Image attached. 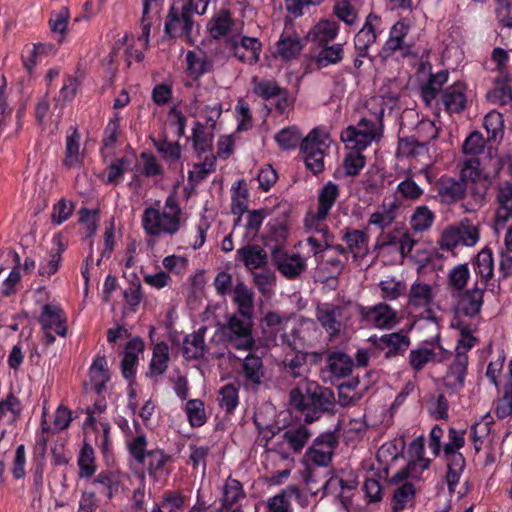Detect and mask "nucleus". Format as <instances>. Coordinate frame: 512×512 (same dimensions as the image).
Instances as JSON below:
<instances>
[{
    "label": "nucleus",
    "mask_w": 512,
    "mask_h": 512,
    "mask_svg": "<svg viewBox=\"0 0 512 512\" xmlns=\"http://www.w3.org/2000/svg\"><path fill=\"white\" fill-rule=\"evenodd\" d=\"M289 396L297 418L304 423H313L324 414L335 412L336 399L333 390L316 382H308L304 388H293Z\"/></svg>",
    "instance_id": "f257e3e1"
},
{
    "label": "nucleus",
    "mask_w": 512,
    "mask_h": 512,
    "mask_svg": "<svg viewBox=\"0 0 512 512\" xmlns=\"http://www.w3.org/2000/svg\"><path fill=\"white\" fill-rule=\"evenodd\" d=\"M182 210L174 195H169L163 210L149 206L142 214V227L146 235L158 237L162 234L174 235L181 226Z\"/></svg>",
    "instance_id": "f03ea898"
},
{
    "label": "nucleus",
    "mask_w": 512,
    "mask_h": 512,
    "mask_svg": "<svg viewBox=\"0 0 512 512\" xmlns=\"http://www.w3.org/2000/svg\"><path fill=\"white\" fill-rule=\"evenodd\" d=\"M494 178L499 180L497 191L498 208L494 217V230L497 234L504 229L512 217V155L507 153L495 163Z\"/></svg>",
    "instance_id": "7ed1b4c3"
},
{
    "label": "nucleus",
    "mask_w": 512,
    "mask_h": 512,
    "mask_svg": "<svg viewBox=\"0 0 512 512\" xmlns=\"http://www.w3.org/2000/svg\"><path fill=\"white\" fill-rule=\"evenodd\" d=\"M480 160L477 157L469 158L463 162L459 179L467 187L471 200L467 203L466 211H475L485 204L486 194L491 185V180L481 169Z\"/></svg>",
    "instance_id": "20e7f679"
},
{
    "label": "nucleus",
    "mask_w": 512,
    "mask_h": 512,
    "mask_svg": "<svg viewBox=\"0 0 512 512\" xmlns=\"http://www.w3.org/2000/svg\"><path fill=\"white\" fill-rule=\"evenodd\" d=\"M253 315H241L237 312L227 317L226 323L220 326L221 337L238 350H251L255 345L252 337Z\"/></svg>",
    "instance_id": "39448f33"
},
{
    "label": "nucleus",
    "mask_w": 512,
    "mask_h": 512,
    "mask_svg": "<svg viewBox=\"0 0 512 512\" xmlns=\"http://www.w3.org/2000/svg\"><path fill=\"white\" fill-rule=\"evenodd\" d=\"M198 12L194 0H186L181 7L172 4L164 23L165 35L171 39L190 38L194 27L193 16Z\"/></svg>",
    "instance_id": "423d86ee"
},
{
    "label": "nucleus",
    "mask_w": 512,
    "mask_h": 512,
    "mask_svg": "<svg viewBox=\"0 0 512 512\" xmlns=\"http://www.w3.org/2000/svg\"><path fill=\"white\" fill-rule=\"evenodd\" d=\"M509 61V54L500 47L493 49L491 62L495 64L491 70L498 71L500 75L494 79V87L488 91L487 100L492 104L506 105L512 101L511 76L508 72L503 74L506 64Z\"/></svg>",
    "instance_id": "0eeeda50"
},
{
    "label": "nucleus",
    "mask_w": 512,
    "mask_h": 512,
    "mask_svg": "<svg viewBox=\"0 0 512 512\" xmlns=\"http://www.w3.org/2000/svg\"><path fill=\"white\" fill-rule=\"evenodd\" d=\"M339 440L338 429L320 433L306 450L305 461L319 467L328 466L332 462Z\"/></svg>",
    "instance_id": "6e6552de"
},
{
    "label": "nucleus",
    "mask_w": 512,
    "mask_h": 512,
    "mask_svg": "<svg viewBox=\"0 0 512 512\" xmlns=\"http://www.w3.org/2000/svg\"><path fill=\"white\" fill-rule=\"evenodd\" d=\"M409 31L410 24L405 19L398 20L390 28L389 37L380 50V56L387 59L397 51H400L403 57L411 56L414 44L405 41Z\"/></svg>",
    "instance_id": "1a4fd4ad"
},
{
    "label": "nucleus",
    "mask_w": 512,
    "mask_h": 512,
    "mask_svg": "<svg viewBox=\"0 0 512 512\" xmlns=\"http://www.w3.org/2000/svg\"><path fill=\"white\" fill-rule=\"evenodd\" d=\"M375 349L383 351L385 359L404 356L411 345V339L403 330L384 334L380 337L376 335L369 338Z\"/></svg>",
    "instance_id": "9d476101"
},
{
    "label": "nucleus",
    "mask_w": 512,
    "mask_h": 512,
    "mask_svg": "<svg viewBox=\"0 0 512 512\" xmlns=\"http://www.w3.org/2000/svg\"><path fill=\"white\" fill-rule=\"evenodd\" d=\"M226 44L233 56L243 63L253 65L260 59L262 43L256 37L233 35Z\"/></svg>",
    "instance_id": "9b49d317"
},
{
    "label": "nucleus",
    "mask_w": 512,
    "mask_h": 512,
    "mask_svg": "<svg viewBox=\"0 0 512 512\" xmlns=\"http://www.w3.org/2000/svg\"><path fill=\"white\" fill-rule=\"evenodd\" d=\"M324 143L319 140L316 129H313L300 144V152L306 168L317 175L324 170Z\"/></svg>",
    "instance_id": "f8f14e48"
},
{
    "label": "nucleus",
    "mask_w": 512,
    "mask_h": 512,
    "mask_svg": "<svg viewBox=\"0 0 512 512\" xmlns=\"http://www.w3.org/2000/svg\"><path fill=\"white\" fill-rule=\"evenodd\" d=\"M382 19L375 13H369L363 27L354 37V48L359 57H369V48L378 38Z\"/></svg>",
    "instance_id": "ddd939ff"
},
{
    "label": "nucleus",
    "mask_w": 512,
    "mask_h": 512,
    "mask_svg": "<svg viewBox=\"0 0 512 512\" xmlns=\"http://www.w3.org/2000/svg\"><path fill=\"white\" fill-rule=\"evenodd\" d=\"M360 315L379 329H391L398 323L397 311L381 302L374 306H361Z\"/></svg>",
    "instance_id": "4468645a"
},
{
    "label": "nucleus",
    "mask_w": 512,
    "mask_h": 512,
    "mask_svg": "<svg viewBox=\"0 0 512 512\" xmlns=\"http://www.w3.org/2000/svg\"><path fill=\"white\" fill-rule=\"evenodd\" d=\"M272 260L280 273L288 279L298 277L306 265L299 254H288L283 247H273Z\"/></svg>",
    "instance_id": "2eb2a0df"
},
{
    "label": "nucleus",
    "mask_w": 512,
    "mask_h": 512,
    "mask_svg": "<svg viewBox=\"0 0 512 512\" xmlns=\"http://www.w3.org/2000/svg\"><path fill=\"white\" fill-rule=\"evenodd\" d=\"M434 190L437 192L440 200L446 204H453L463 200L469 192L461 180L448 175H442L434 184Z\"/></svg>",
    "instance_id": "dca6fc26"
},
{
    "label": "nucleus",
    "mask_w": 512,
    "mask_h": 512,
    "mask_svg": "<svg viewBox=\"0 0 512 512\" xmlns=\"http://www.w3.org/2000/svg\"><path fill=\"white\" fill-rule=\"evenodd\" d=\"M241 374L246 388H257L263 384L265 368L262 356L249 351L241 363Z\"/></svg>",
    "instance_id": "f3484780"
},
{
    "label": "nucleus",
    "mask_w": 512,
    "mask_h": 512,
    "mask_svg": "<svg viewBox=\"0 0 512 512\" xmlns=\"http://www.w3.org/2000/svg\"><path fill=\"white\" fill-rule=\"evenodd\" d=\"M486 288L484 286L480 288L478 284H475L472 289L458 292V295H455L457 298L456 312L467 317H474L479 314L483 305V296Z\"/></svg>",
    "instance_id": "a211bd4d"
},
{
    "label": "nucleus",
    "mask_w": 512,
    "mask_h": 512,
    "mask_svg": "<svg viewBox=\"0 0 512 512\" xmlns=\"http://www.w3.org/2000/svg\"><path fill=\"white\" fill-rule=\"evenodd\" d=\"M38 322L43 330L54 329L55 333L60 337L67 335L66 315L59 305H43Z\"/></svg>",
    "instance_id": "6ab92c4d"
},
{
    "label": "nucleus",
    "mask_w": 512,
    "mask_h": 512,
    "mask_svg": "<svg viewBox=\"0 0 512 512\" xmlns=\"http://www.w3.org/2000/svg\"><path fill=\"white\" fill-rule=\"evenodd\" d=\"M235 26V19L228 8L215 11L207 23V31L212 39L221 40L228 37Z\"/></svg>",
    "instance_id": "aec40b11"
},
{
    "label": "nucleus",
    "mask_w": 512,
    "mask_h": 512,
    "mask_svg": "<svg viewBox=\"0 0 512 512\" xmlns=\"http://www.w3.org/2000/svg\"><path fill=\"white\" fill-rule=\"evenodd\" d=\"M344 307L332 303H323L316 308V317L322 327L331 335L336 336L341 330V318Z\"/></svg>",
    "instance_id": "412c9836"
},
{
    "label": "nucleus",
    "mask_w": 512,
    "mask_h": 512,
    "mask_svg": "<svg viewBox=\"0 0 512 512\" xmlns=\"http://www.w3.org/2000/svg\"><path fill=\"white\" fill-rule=\"evenodd\" d=\"M468 368V355H455L445 376L444 385L453 392H459L464 388Z\"/></svg>",
    "instance_id": "4be33fe9"
},
{
    "label": "nucleus",
    "mask_w": 512,
    "mask_h": 512,
    "mask_svg": "<svg viewBox=\"0 0 512 512\" xmlns=\"http://www.w3.org/2000/svg\"><path fill=\"white\" fill-rule=\"evenodd\" d=\"M352 358L342 351H332L326 356V365L323 373H328L330 378L341 379L348 377L353 370Z\"/></svg>",
    "instance_id": "5701e85b"
},
{
    "label": "nucleus",
    "mask_w": 512,
    "mask_h": 512,
    "mask_svg": "<svg viewBox=\"0 0 512 512\" xmlns=\"http://www.w3.org/2000/svg\"><path fill=\"white\" fill-rule=\"evenodd\" d=\"M143 11L141 17V34L138 36V41L143 45L145 49L149 46V37L152 26L153 16L159 15L161 12L165 0H142Z\"/></svg>",
    "instance_id": "b1692460"
},
{
    "label": "nucleus",
    "mask_w": 512,
    "mask_h": 512,
    "mask_svg": "<svg viewBox=\"0 0 512 512\" xmlns=\"http://www.w3.org/2000/svg\"><path fill=\"white\" fill-rule=\"evenodd\" d=\"M466 86L463 82H455L442 93V103L449 113H460L466 108Z\"/></svg>",
    "instance_id": "393cba45"
},
{
    "label": "nucleus",
    "mask_w": 512,
    "mask_h": 512,
    "mask_svg": "<svg viewBox=\"0 0 512 512\" xmlns=\"http://www.w3.org/2000/svg\"><path fill=\"white\" fill-rule=\"evenodd\" d=\"M444 458L447 462L445 481L449 493L453 494L455 493L456 487L459 484L461 475L465 469L466 460L461 452L444 454Z\"/></svg>",
    "instance_id": "a878e982"
},
{
    "label": "nucleus",
    "mask_w": 512,
    "mask_h": 512,
    "mask_svg": "<svg viewBox=\"0 0 512 512\" xmlns=\"http://www.w3.org/2000/svg\"><path fill=\"white\" fill-rule=\"evenodd\" d=\"M401 207L402 203L398 199L384 201L380 209L371 214L368 223L384 230L397 218Z\"/></svg>",
    "instance_id": "bb28decb"
},
{
    "label": "nucleus",
    "mask_w": 512,
    "mask_h": 512,
    "mask_svg": "<svg viewBox=\"0 0 512 512\" xmlns=\"http://www.w3.org/2000/svg\"><path fill=\"white\" fill-rule=\"evenodd\" d=\"M342 241L348 247L354 258H362L368 253L369 236L358 229L345 228L342 230Z\"/></svg>",
    "instance_id": "cd10ccee"
},
{
    "label": "nucleus",
    "mask_w": 512,
    "mask_h": 512,
    "mask_svg": "<svg viewBox=\"0 0 512 512\" xmlns=\"http://www.w3.org/2000/svg\"><path fill=\"white\" fill-rule=\"evenodd\" d=\"M339 23L335 20L324 19L319 21L309 31L308 36L317 47L331 44L339 33Z\"/></svg>",
    "instance_id": "c85d7f7f"
},
{
    "label": "nucleus",
    "mask_w": 512,
    "mask_h": 512,
    "mask_svg": "<svg viewBox=\"0 0 512 512\" xmlns=\"http://www.w3.org/2000/svg\"><path fill=\"white\" fill-rule=\"evenodd\" d=\"M237 259L241 261L248 270H255L267 264V253L259 245L247 244L237 250Z\"/></svg>",
    "instance_id": "c756f323"
},
{
    "label": "nucleus",
    "mask_w": 512,
    "mask_h": 512,
    "mask_svg": "<svg viewBox=\"0 0 512 512\" xmlns=\"http://www.w3.org/2000/svg\"><path fill=\"white\" fill-rule=\"evenodd\" d=\"M339 186L329 181L319 191L318 194V208L315 218L318 221H324L332 207L334 206L337 198L339 197Z\"/></svg>",
    "instance_id": "7c9ffc66"
},
{
    "label": "nucleus",
    "mask_w": 512,
    "mask_h": 512,
    "mask_svg": "<svg viewBox=\"0 0 512 512\" xmlns=\"http://www.w3.org/2000/svg\"><path fill=\"white\" fill-rule=\"evenodd\" d=\"M300 496L297 486H288L276 495L270 497L266 502L268 512H293L292 498Z\"/></svg>",
    "instance_id": "2f4dec72"
},
{
    "label": "nucleus",
    "mask_w": 512,
    "mask_h": 512,
    "mask_svg": "<svg viewBox=\"0 0 512 512\" xmlns=\"http://www.w3.org/2000/svg\"><path fill=\"white\" fill-rule=\"evenodd\" d=\"M344 57L343 45L326 44L318 46V51L314 55V62L317 68L322 69L330 65L338 64Z\"/></svg>",
    "instance_id": "473e14b6"
},
{
    "label": "nucleus",
    "mask_w": 512,
    "mask_h": 512,
    "mask_svg": "<svg viewBox=\"0 0 512 512\" xmlns=\"http://www.w3.org/2000/svg\"><path fill=\"white\" fill-rule=\"evenodd\" d=\"M205 328H200L183 340L182 354L187 360H198L204 356Z\"/></svg>",
    "instance_id": "72a5a7b5"
},
{
    "label": "nucleus",
    "mask_w": 512,
    "mask_h": 512,
    "mask_svg": "<svg viewBox=\"0 0 512 512\" xmlns=\"http://www.w3.org/2000/svg\"><path fill=\"white\" fill-rule=\"evenodd\" d=\"M311 436V431L303 424L290 426L282 434L283 440L294 453H300Z\"/></svg>",
    "instance_id": "f704fd0d"
},
{
    "label": "nucleus",
    "mask_w": 512,
    "mask_h": 512,
    "mask_svg": "<svg viewBox=\"0 0 512 512\" xmlns=\"http://www.w3.org/2000/svg\"><path fill=\"white\" fill-rule=\"evenodd\" d=\"M170 361L169 346L165 341L156 343L153 347L152 359L149 364L147 377L159 376L166 372Z\"/></svg>",
    "instance_id": "c9c22d12"
},
{
    "label": "nucleus",
    "mask_w": 512,
    "mask_h": 512,
    "mask_svg": "<svg viewBox=\"0 0 512 512\" xmlns=\"http://www.w3.org/2000/svg\"><path fill=\"white\" fill-rule=\"evenodd\" d=\"M473 268L484 287H488L489 280L493 276L494 261L492 251L489 248H483L473 261Z\"/></svg>",
    "instance_id": "e433bc0d"
},
{
    "label": "nucleus",
    "mask_w": 512,
    "mask_h": 512,
    "mask_svg": "<svg viewBox=\"0 0 512 512\" xmlns=\"http://www.w3.org/2000/svg\"><path fill=\"white\" fill-rule=\"evenodd\" d=\"M310 327L305 324H298L290 331H286L281 335V340L284 345H287L291 350H303L310 344L309 339Z\"/></svg>",
    "instance_id": "4c0bfd02"
},
{
    "label": "nucleus",
    "mask_w": 512,
    "mask_h": 512,
    "mask_svg": "<svg viewBox=\"0 0 512 512\" xmlns=\"http://www.w3.org/2000/svg\"><path fill=\"white\" fill-rule=\"evenodd\" d=\"M93 485L98 486V492L111 500L119 492V476L109 470L101 471L92 481Z\"/></svg>",
    "instance_id": "58836bf2"
},
{
    "label": "nucleus",
    "mask_w": 512,
    "mask_h": 512,
    "mask_svg": "<svg viewBox=\"0 0 512 512\" xmlns=\"http://www.w3.org/2000/svg\"><path fill=\"white\" fill-rule=\"evenodd\" d=\"M341 140L348 149L362 152L374 141V135L359 132L355 126H348L342 131Z\"/></svg>",
    "instance_id": "ea45409f"
},
{
    "label": "nucleus",
    "mask_w": 512,
    "mask_h": 512,
    "mask_svg": "<svg viewBox=\"0 0 512 512\" xmlns=\"http://www.w3.org/2000/svg\"><path fill=\"white\" fill-rule=\"evenodd\" d=\"M192 146L198 157L212 150L213 134L199 121L194 122L192 129Z\"/></svg>",
    "instance_id": "a19ab883"
},
{
    "label": "nucleus",
    "mask_w": 512,
    "mask_h": 512,
    "mask_svg": "<svg viewBox=\"0 0 512 512\" xmlns=\"http://www.w3.org/2000/svg\"><path fill=\"white\" fill-rule=\"evenodd\" d=\"M506 381L504 383V395L495 406V414L498 418H505L512 414V360L507 364Z\"/></svg>",
    "instance_id": "79ce46f5"
},
{
    "label": "nucleus",
    "mask_w": 512,
    "mask_h": 512,
    "mask_svg": "<svg viewBox=\"0 0 512 512\" xmlns=\"http://www.w3.org/2000/svg\"><path fill=\"white\" fill-rule=\"evenodd\" d=\"M80 138V133L76 127H74L72 133L66 137L63 166L68 169L74 168L77 164L81 163Z\"/></svg>",
    "instance_id": "37998d69"
},
{
    "label": "nucleus",
    "mask_w": 512,
    "mask_h": 512,
    "mask_svg": "<svg viewBox=\"0 0 512 512\" xmlns=\"http://www.w3.org/2000/svg\"><path fill=\"white\" fill-rule=\"evenodd\" d=\"M408 297L412 306L426 307L433 302L434 294L429 284L415 281L410 287Z\"/></svg>",
    "instance_id": "c03bdc74"
},
{
    "label": "nucleus",
    "mask_w": 512,
    "mask_h": 512,
    "mask_svg": "<svg viewBox=\"0 0 512 512\" xmlns=\"http://www.w3.org/2000/svg\"><path fill=\"white\" fill-rule=\"evenodd\" d=\"M186 62L187 73L194 80L201 78L204 74L209 72L212 67V63L206 55H199L194 51L187 52Z\"/></svg>",
    "instance_id": "a18cd8bd"
},
{
    "label": "nucleus",
    "mask_w": 512,
    "mask_h": 512,
    "mask_svg": "<svg viewBox=\"0 0 512 512\" xmlns=\"http://www.w3.org/2000/svg\"><path fill=\"white\" fill-rule=\"evenodd\" d=\"M423 193V189L412 177H406L397 185L393 199H398L402 204L403 201L415 202L421 198Z\"/></svg>",
    "instance_id": "49530a36"
},
{
    "label": "nucleus",
    "mask_w": 512,
    "mask_h": 512,
    "mask_svg": "<svg viewBox=\"0 0 512 512\" xmlns=\"http://www.w3.org/2000/svg\"><path fill=\"white\" fill-rule=\"evenodd\" d=\"M79 466V476L81 478H91L96 472L95 455L93 447L84 442L77 460Z\"/></svg>",
    "instance_id": "de8ad7c7"
},
{
    "label": "nucleus",
    "mask_w": 512,
    "mask_h": 512,
    "mask_svg": "<svg viewBox=\"0 0 512 512\" xmlns=\"http://www.w3.org/2000/svg\"><path fill=\"white\" fill-rule=\"evenodd\" d=\"M292 353H287L284 359V365L294 378L302 377L308 370L307 356L303 350H291Z\"/></svg>",
    "instance_id": "09e8293b"
},
{
    "label": "nucleus",
    "mask_w": 512,
    "mask_h": 512,
    "mask_svg": "<svg viewBox=\"0 0 512 512\" xmlns=\"http://www.w3.org/2000/svg\"><path fill=\"white\" fill-rule=\"evenodd\" d=\"M233 292V300L238 307L237 312L241 313V315H253V293L249 288L243 282H238Z\"/></svg>",
    "instance_id": "8fccbe9b"
},
{
    "label": "nucleus",
    "mask_w": 512,
    "mask_h": 512,
    "mask_svg": "<svg viewBox=\"0 0 512 512\" xmlns=\"http://www.w3.org/2000/svg\"><path fill=\"white\" fill-rule=\"evenodd\" d=\"M170 460L171 456L162 449L149 450L146 456V463L144 464L147 467L148 475L153 479H157L158 473L163 470Z\"/></svg>",
    "instance_id": "3c124183"
},
{
    "label": "nucleus",
    "mask_w": 512,
    "mask_h": 512,
    "mask_svg": "<svg viewBox=\"0 0 512 512\" xmlns=\"http://www.w3.org/2000/svg\"><path fill=\"white\" fill-rule=\"evenodd\" d=\"M302 49L303 43L297 36H285L283 34L277 43V52L285 60L295 58Z\"/></svg>",
    "instance_id": "603ef678"
},
{
    "label": "nucleus",
    "mask_w": 512,
    "mask_h": 512,
    "mask_svg": "<svg viewBox=\"0 0 512 512\" xmlns=\"http://www.w3.org/2000/svg\"><path fill=\"white\" fill-rule=\"evenodd\" d=\"M470 278V270L467 264H458L453 267L448 274V286L452 290V296L455 292H461L466 287Z\"/></svg>",
    "instance_id": "864d4df0"
},
{
    "label": "nucleus",
    "mask_w": 512,
    "mask_h": 512,
    "mask_svg": "<svg viewBox=\"0 0 512 512\" xmlns=\"http://www.w3.org/2000/svg\"><path fill=\"white\" fill-rule=\"evenodd\" d=\"M275 141L282 150H292L301 144L302 135L296 126L281 129L275 135Z\"/></svg>",
    "instance_id": "5fc2aeb1"
},
{
    "label": "nucleus",
    "mask_w": 512,
    "mask_h": 512,
    "mask_svg": "<svg viewBox=\"0 0 512 512\" xmlns=\"http://www.w3.org/2000/svg\"><path fill=\"white\" fill-rule=\"evenodd\" d=\"M253 93L265 101L275 99L283 89L275 80L260 79L256 77L252 80Z\"/></svg>",
    "instance_id": "6e6d98bb"
},
{
    "label": "nucleus",
    "mask_w": 512,
    "mask_h": 512,
    "mask_svg": "<svg viewBox=\"0 0 512 512\" xmlns=\"http://www.w3.org/2000/svg\"><path fill=\"white\" fill-rule=\"evenodd\" d=\"M219 406L232 414L239 404V389L232 383L225 384L219 390Z\"/></svg>",
    "instance_id": "4d7b16f0"
},
{
    "label": "nucleus",
    "mask_w": 512,
    "mask_h": 512,
    "mask_svg": "<svg viewBox=\"0 0 512 512\" xmlns=\"http://www.w3.org/2000/svg\"><path fill=\"white\" fill-rule=\"evenodd\" d=\"M434 219V213L427 206L421 205L411 215L410 224L414 231L422 232L432 226Z\"/></svg>",
    "instance_id": "13d9d810"
},
{
    "label": "nucleus",
    "mask_w": 512,
    "mask_h": 512,
    "mask_svg": "<svg viewBox=\"0 0 512 512\" xmlns=\"http://www.w3.org/2000/svg\"><path fill=\"white\" fill-rule=\"evenodd\" d=\"M439 129L430 119L420 120L415 127L414 136L420 142L421 148L427 146L431 141L438 137Z\"/></svg>",
    "instance_id": "bf43d9fd"
},
{
    "label": "nucleus",
    "mask_w": 512,
    "mask_h": 512,
    "mask_svg": "<svg viewBox=\"0 0 512 512\" xmlns=\"http://www.w3.org/2000/svg\"><path fill=\"white\" fill-rule=\"evenodd\" d=\"M245 497V492L241 482L229 477L223 489L222 505L230 507L236 504L241 498Z\"/></svg>",
    "instance_id": "052dcab7"
},
{
    "label": "nucleus",
    "mask_w": 512,
    "mask_h": 512,
    "mask_svg": "<svg viewBox=\"0 0 512 512\" xmlns=\"http://www.w3.org/2000/svg\"><path fill=\"white\" fill-rule=\"evenodd\" d=\"M483 126L490 140L496 141L498 138L503 137L504 120L501 113L497 111H491L486 114L483 120Z\"/></svg>",
    "instance_id": "680f3d73"
},
{
    "label": "nucleus",
    "mask_w": 512,
    "mask_h": 512,
    "mask_svg": "<svg viewBox=\"0 0 512 512\" xmlns=\"http://www.w3.org/2000/svg\"><path fill=\"white\" fill-rule=\"evenodd\" d=\"M79 84L76 77L68 75L59 91V95L54 98L55 106L63 108L67 103H70L76 96Z\"/></svg>",
    "instance_id": "e2e57ef3"
},
{
    "label": "nucleus",
    "mask_w": 512,
    "mask_h": 512,
    "mask_svg": "<svg viewBox=\"0 0 512 512\" xmlns=\"http://www.w3.org/2000/svg\"><path fill=\"white\" fill-rule=\"evenodd\" d=\"M186 414L192 427H201L206 421L204 403L200 399H191L186 403Z\"/></svg>",
    "instance_id": "0e129e2a"
},
{
    "label": "nucleus",
    "mask_w": 512,
    "mask_h": 512,
    "mask_svg": "<svg viewBox=\"0 0 512 512\" xmlns=\"http://www.w3.org/2000/svg\"><path fill=\"white\" fill-rule=\"evenodd\" d=\"M415 495V487L411 482H405L398 487L393 494L392 512H401L406 503Z\"/></svg>",
    "instance_id": "69168bd1"
},
{
    "label": "nucleus",
    "mask_w": 512,
    "mask_h": 512,
    "mask_svg": "<svg viewBox=\"0 0 512 512\" xmlns=\"http://www.w3.org/2000/svg\"><path fill=\"white\" fill-rule=\"evenodd\" d=\"M433 357H435V349L426 347L414 349L409 353V364L414 371L419 372L427 363L433 362Z\"/></svg>",
    "instance_id": "338daca9"
},
{
    "label": "nucleus",
    "mask_w": 512,
    "mask_h": 512,
    "mask_svg": "<svg viewBox=\"0 0 512 512\" xmlns=\"http://www.w3.org/2000/svg\"><path fill=\"white\" fill-rule=\"evenodd\" d=\"M130 167L131 160L128 157L117 158L108 167L107 184H118Z\"/></svg>",
    "instance_id": "774afa93"
}]
</instances>
